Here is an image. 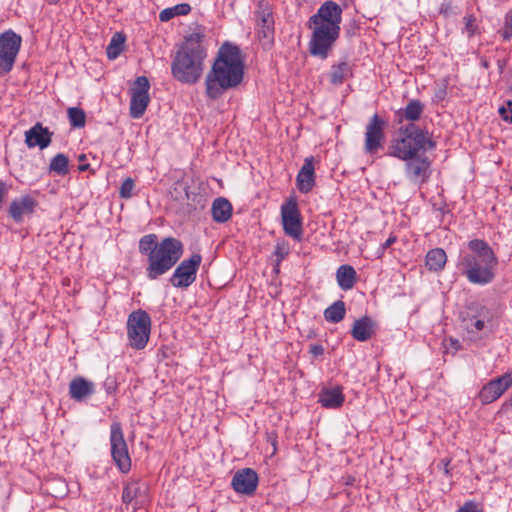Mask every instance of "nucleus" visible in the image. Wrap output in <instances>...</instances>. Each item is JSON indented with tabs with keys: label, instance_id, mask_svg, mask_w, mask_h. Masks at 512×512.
<instances>
[{
	"label": "nucleus",
	"instance_id": "32",
	"mask_svg": "<svg viewBox=\"0 0 512 512\" xmlns=\"http://www.w3.org/2000/svg\"><path fill=\"white\" fill-rule=\"evenodd\" d=\"M191 11V6L187 3H180L173 7H168L163 9L159 14V19L161 22H167L173 19L176 16H184L189 14Z\"/></svg>",
	"mask_w": 512,
	"mask_h": 512
},
{
	"label": "nucleus",
	"instance_id": "46",
	"mask_svg": "<svg viewBox=\"0 0 512 512\" xmlns=\"http://www.w3.org/2000/svg\"><path fill=\"white\" fill-rule=\"evenodd\" d=\"M396 238L391 236L389 237L383 244H382V249L385 250L387 249L388 247H390L394 242H395Z\"/></svg>",
	"mask_w": 512,
	"mask_h": 512
},
{
	"label": "nucleus",
	"instance_id": "48",
	"mask_svg": "<svg viewBox=\"0 0 512 512\" xmlns=\"http://www.w3.org/2000/svg\"><path fill=\"white\" fill-rule=\"evenodd\" d=\"M452 345H454L456 348L459 346L458 340H451Z\"/></svg>",
	"mask_w": 512,
	"mask_h": 512
},
{
	"label": "nucleus",
	"instance_id": "25",
	"mask_svg": "<svg viewBox=\"0 0 512 512\" xmlns=\"http://www.w3.org/2000/svg\"><path fill=\"white\" fill-rule=\"evenodd\" d=\"M424 109L425 106L420 100L411 99L404 108L397 111L398 120L400 123L403 120L410 121L411 123L418 121L421 118Z\"/></svg>",
	"mask_w": 512,
	"mask_h": 512
},
{
	"label": "nucleus",
	"instance_id": "17",
	"mask_svg": "<svg viewBox=\"0 0 512 512\" xmlns=\"http://www.w3.org/2000/svg\"><path fill=\"white\" fill-rule=\"evenodd\" d=\"M148 485L145 482L134 480L127 483L123 489L122 501L132 504L133 510L142 507L147 499Z\"/></svg>",
	"mask_w": 512,
	"mask_h": 512
},
{
	"label": "nucleus",
	"instance_id": "49",
	"mask_svg": "<svg viewBox=\"0 0 512 512\" xmlns=\"http://www.w3.org/2000/svg\"><path fill=\"white\" fill-rule=\"evenodd\" d=\"M49 4H57L60 0H47Z\"/></svg>",
	"mask_w": 512,
	"mask_h": 512
},
{
	"label": "nucleus",
	"instance_id": "30",
	"mask_svg": "<svg viewBox=\"0 0 512 512\" xmlns=\"http://www.w3.org/2000/svg\"><path fill=\"white\" fill-rule=\"evenodd\" d=\"M349 75H351L349 63L347 61H341L338 64L332 65L330 83L335 86L341 85Z\"/></svg>",
	"mask_w": 512,
	"mask_h": 512
},
{
	"label": "nucleus",
	"instance_id": "39",
	"mask_svg": "<svg viewBox=\"0 0 512 512\" xmlns=\"http://www.w3.org/2000/svg\"><path fill=\"white\" fill-rule=\"evenodd\" d=\"M464 21H465L464 32L467 33L468 37L473 36L475 29H476L475 18L472 15H468V16L464 17Z\"/></svg>",
	"mask_w": 512,
	"mask_h": 512
},
{
	"label": "nucleus",
	"instance_id": "11",
	"mask_svg": "<svg viewBox=\"0 0 512 512\" xmlns=\"http://www.w3.org/2000/svg\"><path fill=\"white\" fill-rule=\"evenodd\" d=\"M150 83L147 77L139 76L134 82V87L131 90L130 100V116L134 119H139L145 113L149 103Z\"/></svg>",
	"mask_w": 512,
	"mask_h": 512
},
{
	"label": "nucleus",
	"instance_id": "19",
	"mask_svg": "<svg viewBox=\"0 0 512 512\" xmlns=\"http://www.w3.org/2000/svg\"><path fill=\"white\" fill-rule=\"evenodd\" d=\"M472 314L465 319V328L469 333L482 331L486 327V323L492 321L493 315L489 307L485 305H476L470 307Z\"/></svg>",
	"mask_w": 512,
	"mask_h": 512
},
{
	"label": "nucleus",
	"instance_id": "26",
	"mask_svg": "<svg viewBox=\"0 0 512 512\" xmlns=\"http://www.w3.org/2000/svg\"><path fill=\"white\" fill-rule=\"evenodd\" d=\"M336 280L342 290H351L357 281L356 270L349 264H343L336 271Z\"/></svg>",
	"mask_w": 512,
	"mask_h": 512
},
{
	"label": "nucleus",
	"instance_id": "7",
	"mask_svg": "<svg viewBox=\"0 0 512 512\" xmlns=\"http://www.w3.org/2000/svg\"><path fill=\"white\" fill-rule=\"evenodd\" d=\"M150 333L151 317L146 311L138 309L128 315L127 338L133 349H144L150 339Z\"/></svg>",
	"mask_w": 512,
	"mask_h": 512
},
{
	"label": "nucleus",
	"instance_id": "13",
	"mask_svg": "<svg viewBox=\"0 0 512 512\" xmlns=\"http://www.w3.org/2000/svg\"><path fill=\"white\" fill-rule=\"evenodd\" d=\"M403 161L405 176L412 184L420 187L428 181L431 175V161L428 157L420 155Z\"/></svg>",
	"mask_w": 512,
	"mask_h": 512
},
{
	"label": "nucleus",
	"instance_id": "31",
	"mask_svg": "<svg viewBox=\"0 0 512 512\" xmlns=\"http://www.w3.org/2000/svg\"><path fill=\"white\" fill-rule=\"evenodd\" d=\"M346 314L345 303L342 300L335 301L324 310V318L330 323H339Z\"/></svg>",
	"mask_w": 512,
	"mask_h": 512
},
{
	"label": "nucleus",
	"instance_id": "36",
	"mask_svg": "<svg viewBox=\"0 0 512 512\" xmlns=\"http://www.w3.org/2000/svg\"><path fill=\"white\" fill-rule=\"evenodd\" d=\"M290 248L288 243L285 241L277 242L275 247V256L277 260L276 267L288 256Z\"/></svg>",
	"mask_w": 512,
	"mask_h": 512
},
{
	"label": "nucleus",
	"instance_id": "15",
	"mask_svg": "<svg viewBox=\"0 0 512 512\" xmlns=\"http://www.w3.org/2000/svg\"><path fill=\"white\" fill-rule=\"evenodd\" d=\"M512 386V372H507L490 380L479 392L483 404H490L499 399Z\"/></svg>",
	"mask_w": 512,
	"mask_h": 512
},
{
	"label": "nucleus",
	"instance_id": "43",
	"mask_svg": "<svg viewBox=\"0 0 512 512\" xmlns=\"http://www.w3.org/2000/svg\"><path fill=\"white\" fill-rule=\"evenodd\" d=\"M309 352L315 357L321 356L324 353V347L321 344H312L310 345Z\"/></svg>",
	"mask_w": 512,
	"mask_h": 512
},
{
	"label": "nucleus",
	"instance_id": "35",
	"mask_svg": "<svg viewBox=\"0 0 512 512\" xmlns=\"http://www.w3.org/2000/svg\"><path fill=\"white\" fill-rule=\"evenodd\" d=\"M67 114L71 127L82 128L85 126L86 115L82 109L77 107H70L67 110Z\"/></svg>",
	"mask_w": 512,
	"mask_h": 512
},
{
	"label": "nucleus",
	"instance_id": "27",
	"mask_svg": "<svg viewBox=\"0 0 512 512\" xmlns=\"http://www.w3.org/2000/svg\"><path fill=\"white\" fill-rule=\"evenodd\" d=\"M212 218L217 223H225L232 216V205L224 197L216 198L211 207Z\"/></svg>",
	"mask_w": 512,
	"mask_h": 512
},
{
	"label": "nucleus",
	"instance_id": "18",
	"mask_svg": "<svg viewBox=\"0 0 512 512\" xmlns=\"http://www.w3.org/2000/svg\"><path fill=\"white\" fill-rule=\"evenodd\" d=\"M53 132L42 123H35L29 130L25 131V144L28 148L38 147L40 150L47 148L52 142Z\"/></svg>",
	"mask_w": 512,
	"mask_h": 512
},
{
	"label": "nucleus",
	"instance_id": "44",
	"mask_svg": "<svg viewBox=\"0 0 512 512\" xmlns=\"http://www.w3.org/2000/svg\"><path fill=\"white\" fill-rule=\"evenodd\" d=\"M78 161L80 162V164L78 166L79 171L84 172V171H87L90 168V165L88 163H85V161H86V155L85 154H80L78 156Z\"/></svg>",
	"mask_w": 512,
	"mask_h": 512
},
{
	"label": "nucleus",
	"instance_id": "2",
	"mask_svg": "<svg viewBox=\"0 0 512 512\" xmlns=\"http://www.w3.org/2000/svg\"><path fill=\"white\" fill-rule=\"evenodd\" d=\"M498 258L491 246L482 239H472L467 250H461L456 267L472 285L486 286L496 277Z\"/></svg>",
	"mask_w": 512,
	"mask_h": 512
},
{
	"label": "nucleus",
	"instance_id": "16",
	"mask_svg": "<svg viewBox=\"0 0 512 512\" xmlns=\"http://www.w3.org/2000/svg\"><path fill=\"white\" fill-rule=\"evenodd\" d=\"M259 478L251 468L238 470L232 477L231 486L235 492L251 496L257 489Z\"/></svg>",
	"mask_w": 512,
	"mask_h": 512
},
{
	"label": "nucleus",
	"instance_id": "47",
	"mask_svg": "<svg viewBox=\"0 0 512 512\" xmlns=\"http://www.w3.org/2000/svg\"><path fill=\"white\" fill-rule=\"evenodd\" d=\"M449 9H450V4L449 3H442L441 6H440V9H439V13L446 15L448 13Z\"/></svg>",
	"mask_w": 512,
	"mask_h": 512
},
{
	"label": "nucleus",
	"instance_id": "24",
	"mask_svg": "<svg viewBox=\"0 0 512 512\" xmlns=\"http://www.w3.org/2000/svg\"><path fill=\"white\" fill-rule=\"evenodd\" d=\"M345 400L342 388L339 386L333 388H323L319 393V403L322 407L328 409L340 408Z\"/></svg>",
	"mask_w": 512,
	"mask_h": 512
},
{
	"label": "nucleus",
	"instance_id": "6",
	"mask_svg": "<svg viewBox=\"0 0 512 512\" xmlns=\"http://www.w3.org/2000/svg\"><path fill=\"white\" fill-rule=\"evenodd\" d=\"M436 147V143L428 136V132L414 123L401 126L398 137L389 146L388 155L399 160H410Z\"/></svg>",
	"mask_w": 512,
	"mask_h": 512
},
{
	"label": "nucleus",
	"instance_id": "23",
	"mask_svg": "<svg viewBox=\"0 0 512 512\" xmlns=\"http://www.w3.org/2000/svg\"><path fill=\"white\" fill-rule=\"evenodd\" d=\"M94 392V383L83 377H76L69 384L70 397L75 401H82L94 394Z\"/></svg>",
	"mask_w": 512,
	"mask_h": 512
},
{
	"label": "nucleus",
	"instance_id": "8",
	"mask_svg": "<svg viewBox=\"0 0 512 512\" xmlns=\"http://www.w3.org/2000/svg\"><path fill=\"white\" fill-rule=\"evenodd\" d=\"M22 37L8 29L0 34V76L10 73L15 65Z\"/></svg>",
	"mask_w": 512,
	"mask_h": 512
},
{
	"label": "nucleus",
	"instance_id": "29",
	"mask_svg": "<svg viewBox=\"0 0 512 512\" xmlns=\"http://www.w3.org/2000/svg\"><path fill=\"white\" fill-rule=\"evenodd\" d=\"M447 262L446 252L442 248H434L427 252L425 265L429 271L440 272Z\"/></svg>",
	"mask_w": 512,
	"mask_h": 512
},
{
	"label": "nucleus",
	"instance_id": "28",
	"mask_svg": "<svg viewBox=\"0 0 512 512\" xmlns=\"http://www.w3.org/2000/svg\"><path fill=\"white\" fill-rule=\"evenodd\" d=\"M256 17L263 37L268 38L272 36L274 20L272 12L267 4H259V9L256 11Z\"/></svg>",
	"mask_w": 512,
	"mask_h": 512
},
{
	"label": "nucleus",
	"instance_id": "12",
	"mask_svg": "<svg viewBox=\"0 0 512 512\" xmlns=\"http://www.w3.org/2000/svg\"><path fill=\"white\" fill-rule=\"evenodd\" d=\"M281 218L285 234L298 241L301 240L302 220L295 200H288L281 206Z\"/></svg>",
	"mask_w": 512,
	"mask_h": 512
},
{
	"label": "nucleus",
	"instance_id": "22",
	"mask_svg": "<svg viewBox=\"0 0 512 512\" xmlns=\"http://www.w3.org/2000/svg\"><path fill=\"white\" fill-rule=\"evenodd\" d=\"M376 327V322L371 317L363 316L355 320L351 335L355 340L365 342L375 334Z\"/></svg>",
	"mask_w": 512,
	"mask_h": 512
},
{
	"label": "nucleus",
	"instance_id": "1",
	"mask_svg": "<svg viewBox=\"0 0 512 512\" xmlns=\"http://www.w3.org/2000/svg\"><path fill=\"white\" fill-rule=\"evenodd\" d=\"M244 75L245 64L240 48L231 42H224L205 77L206 97L219 99L227 91L238 88L244 81Z\"/></svg>",
	"mask_w": 512,
	"mask_h": 512
},
{
	"label": "nucleus",
	"instance_id": "14",
	"mask_svg": "<svg viewBox=\"0 0 512 512\" xmlns=\"http://www.w3.org/2000/svg\"><path fill=\"white\" fill-rule=\"evenodd\" d=\"M385 121L374 114L366 126L364 149L366 153L374 154L382 148L385 134Z\"/></svg>",
	"mask_w": 512,
	"mask_h": 512
},
{
	"label": "nucleus",
	"instance_id": "37",
	"mask_svg": "<svg viewBox=\"0 0 512 512\" xmlns=\"http://www.w3.org/2000/svg\"><path fill=\"white\" fill-rule=\"evenodd\" d=\"M134 189V180L130 177L126 178L120 187V197L124 199H129L132 196V191Z\"/></svg>",
	"mask_w": 512,
	"mask_h": 512
},
{
	"label": "nucleus",
	"instance_id": "4",
	"mask_svg": "<svg viewBox=\"0 0 512 512\" xmlns=\"http://www.w3.org/2000/svg\"><path fill=\"white\" fill-rule=\"evenodd\" d=\"M204 34L195 31L185 37V41L177 50L171 64L173 77L181 83L196 84L204 70L207 49L203 44Z\"/></svg>",
	"mask_w": 512,
	"mask_h": 512
},
{
	"label": "nucleus",
	"instance_id": "33",
	"mask_svg": "<svg viewBox=\"0 0 512 512\" xmlns=\"http://www.w3.org/2000/svg\"><path fill=\"white\" fill-rule=\"evenodd\" d=\"M50 172H53L59 176H65L69 172V159L63 153L55 155L49 164Z\"/></svg>",
	"mask_w": 512,
	"mask_h": 512
},
{
	"label": "nucleus",
	"instance_id": "34",
	"mask_svg": "<svg viewBox=\"0 0 512 512\" xmlns=\"http://www.w3.org/2000/svg\"><path fill=\"white\" fill-rule=\"evenodd\" d=\"M125 43V36L122 33H115L106 48L108 59H116L122 52Z\"/></svg>",
	"mask_w": 512,
	"mask_h": 512
},
{
	"label": "nucleus",
	"instance_id": "40",
	"mask_svg": "<svg viewBox=\"0 0 512 512\" xmlns=\"http://www.w3.org/2000/svg\"><path fill=\"white\" fill-rule=\"evenodd\" d=\"M457 512H482L478 504L473 501H467L461 506Z\"/></svg>",
	"mask_w": 512,
	"mask_h": 512
},
{
	"label": "nucleus",
	"instance_id": "41",
	"mask_svg": "<svg viewBox=\"0 0 512 512\" xmlns=\"http://www.w3.org/2000/svg\"><path fill=\"white\" fill-rule=\"evenodd\" d=\"M104 388L108 394L115 393L118 388L116 380L112 377H108L104 382Z\"/></svg>",
	"mask_w": 512,
	"mask_h": 512
},
{
	"label": "nucleus",
	"instance_id": "38",
	"mask_svg": "<svg viewBox=\"0 0 512 512\" xmlns=\"http://www.w3.org/2000/svg\"><path fill=\"white\" fill-rule=\"evenodd\" d=\"M501 35L504 40H510L512 38V9L505 15V22L504 27L501 30Z\"/></svg>",
	"mask_w": 512,
	"mask_h": 512
},
{
	"label": "nucleus",
	"instance_id": "42",
	"mask_svg": "<svg viewBox=\"0 0 512 512\" xmlns=\"http://www.w3.org/2000/svg\"><path fill=\"white\" fill-rule=\"evenodd\" d=\"M10 187V185L0 180V209L2 208L3 200L7 196Z\"/></svg>",
	"mask_w": 512,
	"mask_h": 512
},
{
	"label": "nucleus",
	"instance_id": "5",
	"mask_svg": "<svg viewBox=\"0 0 512 512\" xmlns=\"http://www.w3.org/2000/svg\"><path fill=\"white\" fill-rule=\"evenodd\" d=\"M139 252L147 256V278L155 280L178 262L183 254V244L172 237L158 243L155 234H147L139 241Z\"/></svg>",
	"mask_w": 512,
	"mask_h": 512
},
{
	"label": "nucleus",
	"instance_id": "9",
	"mask_svg": "<svg viewBox=\"0 0 512 512\" xmlns=\"http://www.w3.org/2000/svg\"><path fill=\"white\" fill-rule=\"evenodd\" d=\"M110 446L111 456L118 469L123 473L128 472L131 469V458L119 422H113L110 426Z\"/></svg>",
	"mask_w": 512,
	"mask_h": 512
},
{
	"label": "nucleus",
	"instance_id": "45",
	"mask_svg": "<svg viewBox=\"0 0 512 512\" xmlns=\"http://www.w3.org/2000/svg\"><path fill=\"white\" fill-rule=\"evenodd\" d=\"M499 113L505 121L512 123V109L507 110L506 108L501 107L499 108Z\"/></svg>",
	"mask_w": 512,
	"mask_h": 512
},
{
	"label": "nucleus",
	"instance_id": "3",
	"mask_svg": "<svg viewBox=\"0 0 512 512\" xmlns=\"http://www.w3.org/2000/svg\"><path fill=\"white\" fill-rule=\"evenodd\" d=\"M342 8L334 1L324 2L308 20L312 35L308 43L312 56L325 60L340 34Z\"/></svg>",
	"mask_w": 512,
	"mask_h": 512
},
{
	"label": "nucleus",
	"instance_id": "20",
	"mask_svg": "<svg viewBox=\"0 0 512 512\" xmlns=\"http://www.w3.org/2000/svg\"><path fill=\"white\" fill-rule=\"evenodd\" d=\"M37 201L30 195L14 199L9 206L8 214L17 223L23 221L25 214H33Z\"/></svg>",
	"mask_w": 512,
	"mask_h": 512
},
{
	"label": "nucleus",
	"instance_id": "10",
	"mask_svg": "<svg viewBox=\"0 0 512 512\" xmlns=\"http://www.w3.org/2000/svg\"><path fill=\"white\" fill-rule=\"evenodd\" d=\"M202 262V256L194 253L188 259H184L174 270L170 283L176 288H187L195 280L197 271Z\"/></svg>",
	"mask_w": 512,
	"mask_h": 512
},
{
	"label": "nucleus",
	"instance_id": "21",
	"mask_svg": "<svg viewBox=\"0 0 512 512\" xmlns=\"http://www.w3.org/2000/svg\"><path fill=\"white\" fill-rule=\"evenodd\" d=\"M297 188L301 193H309L315 185V167H314V158L307 157L304 160L303 166L298 172L297 178Z\"/></svg>",
	"mask_w": 512,
	"mask_h": 512
}]
</instances>
